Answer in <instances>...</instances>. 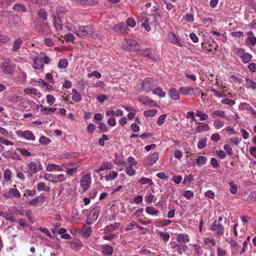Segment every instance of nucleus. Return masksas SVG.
I'll return each mask as SVG.
<instances>
[{
	"mask_svg": "<svg viewBox=\"0 0 256 256\" xmlns=\"http://www.w3.org/2000/svg\"><path fill=\"white\" fill-rule=\"evenodd\" d=\"M74 32L77 36L82 38L95 39L98 36L97 31L90 26H80Z\"/></svg>",
	"mask_w": 256,
	"mask_h": 256,
	"instance_id": "f257e3e1",
	"label": "nucleus"
},
{
	"mask_svg": "<svg viewBox=\"0 0 256 256\" xmlns=\"http://www.w3.org/2000/svg\"><path fill=\"white\" fill-rule=\"evenodd\" d=\"M81 232L84 237L88 238L92 232V228L88 225H84L81 230Z\"/></svg>",
	"mask_w": 256,
	"mask_h": 256,
	"instance_id": "aec40b11",
	"label": "nucleus"
},
{
	"mask_svg": "<svg viewBox=\"0 0 256 256\" xmlns=\"http://www.w3.org/2000/svg\"><path fill=\"white\" fill-rule=\"evenodd\" d=\"M81 220L80 216H79V214L78 212L77 209H74L72 213V221L80 220Z\"/></svg>",
	"mask_w": 256,
	"mask_h": 256,
	"instance_id": "c03bdc74",
	"label": "nucleus"
},
{
	"mask_svg": "<svg viewBox=\"0 0 256 256\" xmlns=\"http://www.w3.org/2000/svg\"><path fill=\"white\" fill-rule=\"evenodd\" d=\"M54 183L56 182H62L66 180V177L64 174H60L59 175H54Z\"/></svg>",
	"mask_w": 256,
	"mask_h": 256,
	"instance_id": "603ef678",
	"label": "nucleus"
},
{
	"mask_svg": "<svg viewBox=\"0 0 256 256\" xmlns=\"http://www.w3.org/2000/svg\"><path fill=\"white\" fill-rule=\"evenodd\" d=\"M210 91L214 93V94L215 96L220 98H226V94H224V92H220L214 88H211L210 90Z\"/></svg>",
	"mask_w": 256,
	"mask_h": 256,
	"instance_id": "3c124183",
	"label": "nucleus"
},
{
	"mask_svg": "<svg viewBox=\"0 0 256 256\" xmlns=\"http://www.w3.org/2000/svg\"><path fill=\"white\" fill-rule=\"evenodd\" d=\"M24 92L27 94H34L36 96H40V92H39L38 90L34 88H25L24 90Z\"/></svg>",
	"mask_w": 256,
	"mask_h": 256,
	"instance_id": "58836bf2",
	"label": "nucleus"
},
{
	"mask_svg": "<svg viewBox=\"0 0 256 256\" xmlns=\"http://www.w3.org/2000/svg\"><path fill=\"white\" fill-rule=\"evenodd\" d=\"M21 136L30 140H34L36 138L34 134L30 130H25L24 132H22L21 134Z\"/></svg>",
	"mask_w": 256,
	"mask_h": 256,
	"instance_id": "5701e85b",
	"label": "nucleus"
},
{
	"mask_svg": "<svg viewBox=\"0 0 256 256\" xmlns=\"http://www.w3.org/2000/svg\"><path fill=\"white\" fill-rule=\"evenodd\" d=\"M126 42L130 46V49L132 50L138 51L140 50V44L134 40L126 39Z\"/></svg>",
	"mask_w": 256,
	"mask_h": 256,
	"instance_id": "ddd939ff",
	"label": "nucleus"
},
{
	"mask_svg": "<svg viewBox=\"0 0 256 256\" xmlns=\"http://www.w3.org/2000/svg\"><path fill=\"white\" fill-rule=\"evenodd\" d=\"M126 172L130 176H134L136 174V171L133 168L132 166H128L126 168Z\"/></svg>",
	"mask_w": 256,
	"mask_h": 256,
	"instance_id": "4d7b16f0",
	"label": "nucleus"
},
{
	"mask_svg": "<svg viewBox=\"0 0 256 256\" xmlns=\"http://www.w3.org/2000/svg\"><path fill=\"white\" fill-rule=\"evenodd\" d=\"M160 236L164 240V242H168L170 238L169 234L167 232H159Z\"/></svg>",
	"mask_w": 256,
	"mask_h": 256,
	"instance_id": "13d9d810",
	"label": "nucleus"
},
{
	"mask_svg": "<svg viewBox=\"0 0 256 256\" xmlns=\"http://www.w3.org/2000/svg\"><path fill=\"white\" fill-rule=\"evenodd\" d=\"M13 9L14 10L18 12H25L26 11V6L20 4H16L14 6Z\"/></svg>",
	"mask_w": 256,
	"mask_h": 256,
	"instance_id": "a19ab883",
	"label": "nucleus"
},
{
	"mask_svg": "<svg viewBox=\"0 0 256 256\" xmlns=\"http://www.w3.org/2000/svg\"><path fill=\"white\" fill-rule=\"evenodd\" d=\"M202 125L198 126H196V129L194 132V134L197 132H200L202 131H206L209 130V126L208 124L202 123Z\"/></svg>",
	"mask_w": 256,
	"mask_h": 256,
	"instance_id": "7c9ffc66",
	"label": "nucleus"
},
{
	"mask_svg": "<svg viewBox=\"0 0 256 256\" xmlns=\"http://www.w3.org/2000/svg\"><path fill=\"white\" fill-rule=\"evenodd\" d=\"M240 58L244 63H248L250 62L252 58V54L248 53H244L242 56H240Z\"/></svg>",
	"mask_w": 256,
	"mask_h": 256,
	"instance_id": "79ce46f5",
	"label": "nucleus"
},
{
	"mask_svg": "<svg viewBox=\"0 0 256 256\" xmlns=\"http://www.w3.org/2000/svg\"><path fill=\"white\" fill-rule=\"evenodd\" d=\"M154 86V80L152 78H146L142 82V88L144 91L149 92L153 90Z\"/></svg>",
	"mask_w": 256,
	"mask_h": 256,
	"instance_id": "6e6552de",
	"label": "nucleus"
},
{
	"mask_svg": "<svg viewBox=\"0 0 256 256\" xmlns=\"http://www.w3.org/2000/svg\"><path fill=\"white\" fill-rule=\"evenodd\" d=\"M5 158H8L13 160H21L22 158L18 153L15 151H7L2 154Z\"/></svg>",
	"mask_w": 256,
	"mask_h": 256,
	"instance_id": "f8f14e48",
	"label": "nucleus"
},
{
	"mask_svg": "<svg viewBox=\"0 0 256 256\" xmlns=\"http://www.w3.org/2000/svg\"><path fill=\"white\" fill-rule=\"evenodd\" d=\"M68 244L72 249L76 251L80 250L82 246V244L79 240H76L73 242H69Z\"/></svg>",
	"mask_w": 256,
	"mask_h": 256,
	"instance_id": "6ab92c4d",
	"label": "nucleus"
},
{
	"mask_svg": "<svg viewBox=\"0 0 256 256\" xmlns=\"http://www.w3.org/2000/svg\"><path fill=\"white\" fill-rule=\"evenodd\" d=\"M229 243L232 247V251L236 252L238 248L237 242L235 240L231 238L229 241Z\"/></svg>",
	"mask_w": 256,
	"mask_h": 256,
	"instance_id": "0e129e2a",
	"label": "nucleus"
},
{
	"mask_svg": "<svg viewBox=\"0 0 256 256\" xmlns=\"http://www.w3.org/2000/svg\"><path fill=\"white\" fill-rule=\"evenodd\" d=\"M138 182L142 184H148L149 186L153 184L152 180L150 179L146 178H140Z\"/></svg>",
	"mask_w": 256,
	"mask_h": 256,
	"instance_id": "864d4df0",
	"label": "nucleus"
},
{
	"mask_svg": "<svg viewBox=\"0 0 256 256\" xmlns=\"http://www.w3.org/2000/svg\"><path fill=\"white\" fill-rule=\"evenodd\" d=\"M128 29V26L124 22H120L114 25L113 28V30L115 32L120 34L126 33Z\"/></svg>",
	"mask_w": 256,
	"mask_h": 256,
	"instance_id": "4468645a",
	"label": "nucleus"
},
{
	"mask_svg": "<svg viewBox=\"0 0 256 256\" xmlns=\"http://www.w3.org/2000/svg\"><path fill=\"white\" fill-rule=\"evenodd\" d=\"M112 168V164L108 162H105L102 163L100 166V168L96 170H95L96 172H100V171L104 170H110Z\"/></svg>",
	"mask_w": 256,
	"mask_h": 256,
	"instance_id": "c85d7f7f",
	"label": "nucleus"
},
{
	"mask_svg": "<svg viewBox=\"0 0 256 256\" xmlns=\"http://www.w3.org/2000/svg\"><path fill=\"white\" fill-rule=\"evenodd\" d=\"M100 210V206H96L90 212L86 220L87 224H92L98 219Z\"/></svg>",
	"mask_w": 256,
	"mask_h": 256,
	"instance_id": "39448f33",
	"label": "nucleus"
},
{
	"mask_svg": "<svg viewBox=\"0 0 256 256\" xmlns=\"http://www.w3.org/2000/svg\"><path fill=\"white\" fill-rule=\"evenodd\" d=\"M23 44V41L20 38H18L14 40L13 46L12 48V50L14 52H18L19 51L20 48L22 44Z\"/></svg>",
	"mask_w": 256,
	"mask_h": 256,
	"instance_id": "f3484780",
	"label": "nucleus"
},
{
	"mask_svg": "<svg viewBox=\"0 0 256 256\" xmlns=\"http://www.w3.org/2000/svg\"><path fill=\"white\" fill-rule=\"evenodd\" d=\"M168 38L170 40V42L172 44H176L179 46H182V44L181 42L178 40L176 36L172 32H170L168 34Z\"/></svg>",
	"mask_w": 256,
	"mask_h": 256,
	"instance_id": "bb28decb",
	"label": "nucleus"
},
{
	"mask_svg": "<svg viewBox=\"0 0 256 256\" xmlns=\"http://www.w3.org/2000/svg\"><path fill=\"white\" fill-rule=\"evenodd\" d=\"M28 173L30 176L33 174H36L43 169L42 163L38 159H36L30 162L28 164Z\"/></svg>",
	"mask_w": 256,
	"mask_h": 256,
	"instance_id": "7ed1b4c3",
	"label": "nucleus"
},
{
	"mask_svg": "<svg viewBox=\"0 0 256 256\" xmlns=\"http://www.w3.org/2000/svg\"><path fill=\"white\" fill-rule=\"evenodd\" d=\"M150 20V17H148L147 20H146V22H144L142 24H141V26L144 27L147 32H150L151 30V27L149 22Z\"/></svg>",
	"mask_w": 256,
	"mask_h": 256,
	"instance_id": "e2e57ef3",
	"label": "nucleus"
},
{
	"mask_svg": "<svg viewBox=\"0 0 256 256\" xmlns=\"http://www.w3.org/2000/svg\"><path fill=\"white\" fill-rule=\"evenodd\" d=\"M126 26H130V27L134 28L136 24V22L132 18H129L126 20Z\"/></svg>",
	"mask_w": 256,
	"mask_h": 256,
	"instance_id": "338daca9",
	"label": "nucleus"
},
{
	"mask_svg": "<svg viewBox=\"0 0 256 256\" xmlns=\"http://www.w3.org/2000/svg\"><path fill=\"white\" fill-rule=\"evenodd\" d=\"M148 17H150V16L144 12L140 13L138 16V22L142 24L146 22V20H147Z\"/></svg>",
	"mask_w": 256,
	"mask_h": 256,
	"instance_id": "2f4dec72",
	"label": "nucleus"
},
{
	"mask_svg": "<svg viewBox=\"0 0 256 256\" xmlns=\"http://www.w3.org/2000/svg\"><path fill=\"white\" fill-rule=\"evenodd\" d=\"M152 94L160 98H164L166 96V92L162 90V88L158 87L152 90Z\"/></svg>",
	"mask_w": 256,
	"mask_h": 256,
	"instance_id": "473e14b6",
	"label": "nucleus"
},
{
	"mask_svg": "<svg viewBox=\"0 0 256 256\" xmlns=\"http://www.w3.org/2000/svg\"><path fill=\"white\" fill-rule=\"evenodd\" d=\"M19 97L16 96H10L6 98L8 101L12 104H15L18 102Z\"/></svg>",
	"mask_w": 256,
	"mask_h": 256,
	"instance_id": "5fc2aeb1",
	"label": "nucleus"
},
{
	"mask_svg": "<svg viewBox=\"0 0 256 256\" xmlns=\"http://www.w3.org/2000/svg\"><path fill=\"white\" fill-rule=\"evenodd\" d=\"M212 118H214V116H220L221 118H226V120H228L229 118H228V116H226L225 112L223 110H215L212 114Z\"/></svg>",
	"mask_w": 256,
	"mask_h": 256,
	"instance_id": "ea45409f",
	"label": "nucleus"
},
{
	"mask_svg": "<svg viewBox=\"0 0 256 256\" xmlns=\"http://www.w3.org/2000/svg\"><path fill=\"white\" fill-rule=\"evenodd\" d=\"M63 15V13L59 12L57 10L56 14H54L52 16L54 26L58 30H62V28Z\"/></svg>",
	"mask_w": 256,
	"mask_h": 256,
	"instance_id": "0eeeda50",
	"label": "nucleus"
},
{
	"mask_svg": "<svg viewBox=\"0 0 256 256\" xmlns=\"http://www.w3.org/2000/svg\"><path fill=\"white\" fill-rule=\"evenodd\" d=\"M146 212L152 216H156L159 214V211L154 207L148 206L146 209Z\"/></svg>",
	"mask_w": 256,
	"mask_h": 256,
	"instance_id": "e433bc0d",
	"label": "nucleus"
},
{
	"mask_svg": "<svg viewBox=\"0 0 256 256\" xmlns=\"http://www.w3.org/2000/svg\"><path fill=\"white\" fill-rule=\"evenodd\" d=\"M45 200V198L42 196H36L31 201H29L28 204L31 206H36V204L40 202L43 203Z\"/></svg>",
	"mask_w": 256,
	"mask_h": 256,
	"instance_id": "4be33fe9",
	"label": "nucleus"
},
{
	"mask_svg": "<svg viewBox=\"0 0 256 256\" xmlns=\"http://www.w3.org/2000/svg\"><path fill=\"white\" fill-rule=\"evenodd\" d=\"M77 3L85 5H94L96 4L98 0H74Z\"/></svg>",
	"mask_w": 256,
	"mask_h": 256,
	"instance_id": "72a5a7b5",
	"label": "nucleus"
},
{
	"mask_svg": "<svg viewBox=\"0 0 256 256\" xmlns=\"http://www.w3.org/2000/svg\"><path fill=\"white\" fill-rule=\"evenodd\" d=\"M0 216H3L6 220L10 222H15L16 221V219L10 212L2 211L0 214Z\"/></svg>",
	"mask_w": 256,
	"mask_h": 256,
	"instance_id": "a878e982",
	"label": "nucleus"
},
{
	"mask_svg": "<svg viewBox=\"0 0 256 256\" xmlns=\"http://www.w3.org/2000/svg\"><path fill=\"white\" fill-rule=\"evenodd\" d=\"M248 200L252 202H256V191L250 193L248 198Z\"/></svg>",
	"mask_w": 256,
	"mask_h": 256,
	"instance_id": "774afa93",
	"label": "nucleus"
},
{
	"mask_svg": "<svg viewBox=\"0 0 256 256\" xmlns=\"http://www.w3.org/2000/svg\"><path fill=\"white\" fill-rule=\"evenodd\" d=\"M170 246L174 252H177L180 254H182L188 248L186 244H181L176 242L170 243Z\"/></svg>",
	"mask_w": 256,
	"mask_h": 256,
	"instance_id": "1a4fd4ad",
	"label": "nucleus"
},
{
	"mask_svg": "<svg viewBox=\"0 0 256 256\" xmlns=\"http://www.w3.org/2000/svg\"><path fill=\"white\" fill-rule=\"evenodd\" d=\"M68 66V62L66 58H62L58 62V67L60 68L63 69L66 68Z\"/></svg>",
	"mask_w": 256,
	"mask_h": 256,
	"instance_id": "37998d69",
	"label": "nucleus"
},
{
	"mask_svg": "<svg viewBox=\"0 0 256 256\" xmlns=\"http://www.w3.org/2000/svg\"><path fill=\"white\" fill-rule=\"evenodd\" d=\"M12 172L10 169H6L4 172V180L8 182L10 180Z\"/></svg>",
	"mask_w": 256,
	"mask_h": 256,
	"instance_id": "49530a36",
	"label": "nucleus"
},
{
	"mask_svg": "<svg viewBox=\"0 0 256 256\" xmlns=\"http://www.w3.org/2000/svg\"><path fill=\"white\" fill-rule=\"evenodd\" d=\"M72 100L75 102H79L82 100V96L76 90L73 88L72 90Z\"/></svg>",
	"mask_w": 256,
	"mask_h": 256,
	"instance_id": "c9c22d12",
	"label": "nucleus"
},
{
	"mask_svg": "<svg viewBox=\"0 0 256 256\" xmlns=\"http://www.w3.org/2000/svg\"><path fill=\"white\" fill-rule=\"evenodd\" d=\"M102 252L106 256H111L113 253V248L108 244H104L102 246Z\"/></svg>",
	"mask_w": 256,
	"mask_h": 256,
	"instance_id": "a211bd4d",
	"label": "nucleus"
},
{
	"mask_svg": "<svg viewBox=\"0 0 256 256\" xmlns=\"http://www.w3.org/2000/svg\"><path fill=\"white\" fill-rule=\"evenodd\" d=\"M156 113L157 110H147L144 112V115L146 117H153Z\"/></svg>",
	"mask_w": 256,
	"mask_h": 256,
	"instance_id": "de8ad7c7",
	"label": "nucleus"
},
{
	"mask_svg": "<svg viewBox=\"0 0 256 256\" xmlns=\"http://www.w3.org/2000/svg\"><path fill=\"white\" fill-rule=\"evenodd\" d=\"M168 95L173 100H178L180 98V94L175 88H171L169 90Z\"/></svg>",
	"mask_w": 256,
	"mask_h": 256,
	"instance_id": "393cba45",
	"label": "nucleus"
},
{
	"mask_svg": "<svg viewBox=\"0 0 256 256\" xmlns=\"http://www.w3.org/2000/svg\"><path fill=\"white\" fill-rule=\"evenodd\" d=\"M44 53L40 52V54L34 53V54H31L30 58L32 60L34 65L32 68L34 70H42L44 68V64L42 62V56Z\"/></svg>",
	"mask_w": 256,
	"mask_h": 256,
	"instance_id": "f03ea898",
	"label": "nucleus"
},
{
	"mask_svg": "<svg viewBox=\"0 0 256 256\" xmlns=\"http://www.w3.org/2000/svg\"><path fill=\"white\" fill-rule=\"evenodd\" d=\"M2 196L6 198H20V192H19L18 190L16 188H12L10 189L8 192L4 193Z\"/></svg>",
	"mask_w": 256,
	"mask_h": 256,
	"instance_id": "9b49d317",
	"label": "nucleus"
},
{
	"mask_svg": "<svg viewBox=\"0 0 256 256\" xmlns=\"http://www.w3.org/2000/svg\"><path fill=\"white\" fill-rule=\"evenodd\" d=\"M16 150H18L24 156L28 157L32 155L31 153L25 148H17Z\"/></svg>",
	"mask_w": 256,
	"mask_h": 256,
	"instance_id": "bf43d9fd",
	"label": "nucleus"
},
{
	"mask_svg": "<svg viewBox=\"0 0 256 256\" xmlns=\"http://www.w3.org/2000/svg\"><path fill=\"white\" fill-rule=\"evenodd\" d=\"M118 174L115 171H112L110 174L105 176L106 180H111L115 179L118 176Z\"/></svg>",
	"mask_w": 256,
	"mask_h": 256,
	"instance_id": "a18cd8bd",
	"label": "nucleus"
},
{
	"mask_svg": "<svg viewBox=\"0 0 256 256\" xmlns=\"http://www.w3.org/2000/svg\"><path fill=\"white\" fill-rule=\"evenodd\" d=\"M246 42L250 46H254L256 44V37L248 36L246 40Z\"/></svg>",
	"mask_w": 256,
	"mask_h": 256,
	"instance_id": "8fccbe9b",
	"label": "nucleus"
},
{
	"mask_svg": "<svg viewBox=\"0 0 256 256\" xmlns=\"http://www.w3.org/2000/svg\"><path fill=\"white\" fill-rule=\"evenodd\" d=\"M159 154L158 152H154L147 158V162L150 166L154 164L158 160Z\"/></svg>",
	"mask_w": 256,
	"mask_h": 256,
	"instance_id": "412c9836",
	"label": "nucleus"
},
{
	"mask_svg": "<svg viewBox=\"0 0 256 256\" xmlns=\"http://www.w3.org/2000/svg\"><path fill=\"white\" fill-rule=\"evenodd\" d=\"M176 240L180 244H186L190 242V237L187 234H180L177 236Z\"/></svg>",
	"mask_w": 256,
	"mask_h": 256,
	"instance_id": "2eb2a0df",
	"label": "nucleus"
},
{
	"mask_svg": "<svg viewBox=\"0 0 256 256\" xmlns=\"http://www.w3.org/2000/svg\"><path fill=\"white\" fill-rule=\"evenodd\" d=\"M0 144L6 146H13L14 143L11 141L8 140L4 137H0Z\"/></svg>",
	"mask_w": 256,
	"mask_h": 256,
	"instance_id": "69168bd1",
	"label": "nucleus"
},
{
	"mask_svg": "<svg viewBox=\"0 0 256 256\" xmlns=\"http://www.w3.org/2000/svg\"><path fill=\"white\" fill-rule=\"evenodd\" d=\"M37 14L40 18L44 21L46 20L48 18L47 12L44 8H40Z\"/></svg>",
	"mask_w": 256,
	"mask_h": 256,
	"instance_id": "4c0bfd02",
	"label": "nucleus"
},
{
	"mask_svg": "<svg viewBox=\"0 0 256 256\" xmlns=\"http://www.w3.org/2000/svg\"><path fill=\"white\" fill-rule=\"evenodd\" d=\"M39 142L42 144H47L51 142V140L44 136H42L39 139Z\"/></svg>",
	"mask_w": 256,
	"mask_h": 256,
	"instance_id": "680f3d73",
	"label": "nucleus"
},
{
	"mask_svg": "<svg viewBox=\"0 0 256 256\" xmlns=\"http://www.w3.org/2000/svg\"><path fill=\"white\" fill-rule=\"evenodd\" d=\"M194 88L190 86H182L180 89V92L184 95H190L193 94Z\"/></svg>",
	"mask_w": 256,
	"mask_h": 256,
	"instance_id": "b1692460",
	"label": "nucleus"
},
{
	"mask_svg": "<svg viewBox=\"0 0 256 256\" xmlns=\"http://www.w3.org/2000/svg\"><path fill=\"white\" fill-rule=\"evenodd\" d=\"M206 158L204 156H200L196 159V163L198 166L204 165L206 163Z\"/></svg>",
	"mask_w": 256,
	"mask_h": 256,
	"instance_id": "09e8293b",
	"label": "nucleus"
},
{
	"mask_svg": "<svg viewBox=\"0 0 256 256\" xmlns=\"http://www.w3.org/2000/svg\"><path fill=\"white\" fill-rule=\"evenodd\" d=\"M36 188L38 191L44 190L46 192H50V187L46 186L45 183L43 182L38 183Z\"/></svg>",
	"mask_w": 256,
	"mask_h": 256,
	"instance_id": "c756f323",
	"label": "nucleus"
},
{
	"mask_svg": "<svg viewBox=\"0 0 256 256\" xmlns=\"http://www.w3.org/2000/svg\"><path fill=\"white\" fill-rule=\"evenodd\" d=\"M21 22L20 18L17 14H12L10 12L8 14V22L11 26H19Z\"/></svg>",
	"mask_w": 256,
	"mask_h": 256,
	"instance_id": "9d476101",
	"label": "nucleus"
},
{
	"mask_svg": "<svg viewBox=\"0 0 256 256\" xmlns=\"http://www.w3.org/2000/svg\"><path fill=\"white\" fill-rule=\"evenodd\" d=\"M246 85L248 88H252L255 90L256 88V82L249 78H246Z\"/></svg>",
	"mask_w": 256,
	"mask_h": 256,
	"instance_id": "f704fd0d",
	"label": "nucleus"
},
{
	"mask_svg": "<svg viewBox=\"0 0 256 256\" xmlns=\"http://www.w3.org/2000/svg\"><path fill=\"white\" fill-rule=\"evenodd\" d=\"M140 54L142 56L147 57L151 60H156L151 55V50L150 49L146 48L145 50H142L140 52Z\"/></svg>",
	"mask_w": 256,
	"mask_h": 256,
	"instance_id": "cd10ccee",
	"label": "nucleus"
},
{
	"mask_svg": "<svg viewBox=\"0 0 256 256\" xmlns=\"http://www.w3.org/2000/svg\"><path fill=\"white\" fill-rule=\"evenodd\" d=\"M90 179V176L88 174H86L83 176L82 180L80 181L82 186H87Z\"/></svg>",
	"mask_w": 256,
	"mask_h": 256,
	"instance_id": "6e6d98bb",
	"label": "nucleus"
},
{
	"mask_svg": "<svg viewBox=\"0 0 256 256\" xmlns=\"http://www.w3.org/2000/svg\"><path fill=\"white\" fill-rule=\"evenodd\" d=\"M172 220H161L157 222L158 226H167L171 224Z\"/></svg>",
	"mask_w": 256,
	"mask_h": 256,
	"instance_id": "052dcab7",
	"label": "nucleus"
},
{
	"mask_svg": "<svg viewBox=\"0 0 256 256\" xmlns=\"http://www.w3.org/2000/svg\"><path fill=\"white\" fill-rule=\"evenodd\" d=\"M210 229L214 232L216 236L220 238L224 234V226L218 222V221L215 220L210 226Z\"/></svg>",
	"mask_w": 256,
	"mask_h": 256,
	"instance_id": "423d86ee",
	"label": "nucleus"
},
{
	"mask_svg": "<svg viewBox=\"0 0 256 256\" xmlns=\"http://www.w3.org/2000/svg\"><path fill=\"white\" fill-rule=\"evenodd\" d=\"M120 226V223L116 222L114 224L106 226L104 228V232L106 234H108L118 228Z\"/></svg>",
	"mask_w": 256,
	"mask_h": 256,
	"instance_id": "dca6fc26",
	"label": "nucleus"
},
{
	"mask_svg": "<svg viewBox=\"0 0 256 256\" xmlns=\"http://www.w3.org/2000/svg\"><path fill=\"white\" fill-rule=\"evenodd\" d=\"M16 65L12 64L10 60L1 63L2 71L7 75H12L14 71Z\"/></svg>",
	"mask_w": 256,
	"mask_h": 256,
	"instance_id": "20e7f679",
	"label": "nucleus"
}]
</instances>
